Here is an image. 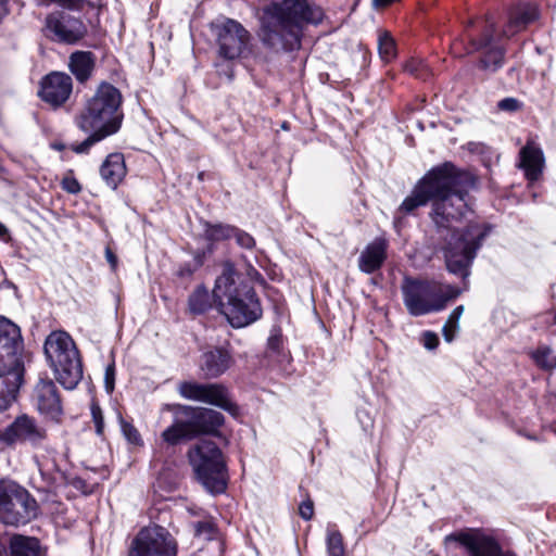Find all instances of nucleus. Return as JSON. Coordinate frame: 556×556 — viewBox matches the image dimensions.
<instances>
[{
	"instance_id": "obj_1",
	"label": "nucleus",
	"mask_w": 556,
	"mask_h": 556,
	"mask_svg": "<svg viewBox=\"0 0 556 556\" xmlns=\"http://www.w3.org/2000/svg\"><path fill=\"white\" fill-rule=\"evenodd\" d=\"M475 182L470 173L446 162L430 169L400 206V211L412 213L432 201L431 217L441 240L446 268L463 278L469 276L477 252L491 231L484 224H470L463 230L455 226L467 211L465 195Z\"/></svg>"
},
{
	"instance_id": "obj_2",
	"label": "nucleus",
	"mask_w": 556,
	"mask_h": 556,
	"mask_svg": "<svg viewBox=\"0 0 556 556\" xmlns=\"http://www.w3.org/2000/svg\"><path fill=\"white\" fill-rule=\"evenodd\" d=\"M323 17V9L308 0H273L263 9L261 41L274 52L299 50L305 25Z\"/></svg>"
},
{
	"instance_id": "obj_3",
	"label": "nucleus",
	"mask_w": 556,
	"mask_h": 556,
	"mask_svg": "<svg viewBox=\"0 0 556 556\" xmlns=\"http://www.w3.org/2000/svg\"><path fill=\"white\" fill-rule=\"evenodd\" d=\"M539 18V9L532 3H518L506 12V22L502 33L498 34L492 17L481 21L476 29L467 30L470 47L468 53L481 51L483 55L479 66L488 72H495L504 62V48L502 39H509L523 31L530 24Z\"/></svg>"
},
{
	"instance_id": "obj_4",
	"label": "nucleus",
	"mask_w": 556,
	"mask_h": 556,
	"mask_svg": "<svg viewBox=\"0 0 556 556\" xmlns=\"http://www.w3.org/2000/svg\"><path fill=\"white\" fill-rule=\"evenodd\" d=\"M238 274L230 261L223 264V271L216 278L213 298L219 312L235 328L249 326L260 319L263 309L253 288L238 283Z\"/></svg>"
},
{
	"instance_id": "obj_5",
	"label": "nucleus",
	"mask_w": 556,
	"mask_h": 556,
	"mask_svg": "<svg viewBox=\"0 0 556 556\" xmlns=\"http://www.w3.org/2000/svg\"><path fill=\"white\" fill-rule=\"evenodd\" d=\"M23 339L20 327L0 315V412L16 399L23 383Z\"/></svg>"
},
{
	"instance_id": "obj_6",
	"label": "nucleus",
	"mask_w": 556,
	"mask_h": 556,
	"mask_svg": "<svg viewBox=\"0 0 556 556\" xmlns=\"http://www.w3.org/2000/svg\"><path fill=\"white\" fill-rule=\"evenodd\" d=\"M122 94L111 84H101L85 108L75 117L80 130L98 129L109 136L116 134L123 122Z\"/></svg>"
},
{
	"instance_id": "obj_7",
	"label": "nucleus",
	"mask_w": 556,
	"mask_h": 556,
	"mask_svg": "<svg viewBox=\"0 0 556 556\" xmlns=\"http://www.w3.org/2000/svg\"><path fill=\"white\" fill-rule=\"evenodd\" d=\"M401 293L407 313L419 317L443 311L448 301L459 292L437 280L405 276L401 283Z\"/></svg>"
},
{
	"instance_id": "obj_8",
	"label": "nucleus",
	"mask_w": 556,
	"mask_h": 556,
	"mask_svg": "<svg viewBox=\"0 0 556 556\" xmlns=\"http://www.w3.org/2000/svg\"><path fill=\"white\" fill-rule=\"evenodd\" d=\"M164 409L174 413L173 424L162 433V439L170 445L191 440L202 433H215L224 424V416L211 408L166 404Z\"/></svg>"
},
{
	"instance_id": "obj_9",
	"label": "nucleus",
	"mask_w": 556,
	"mask_h": 556,
	"mask_svg": "<svg viewBox=\"0 0 556 556\" xmlns=\"http://www.w3.org/2000/svg\"><path fill=\"white\" fill-rule=\"evenodd\" d=\"M43 350L56 380L67 390L76 388L83 378V365L72 337L62 330L52 331Z\"/></svg>"
},
{
	"instance_id": "obj_10",
	"label": "nucleus",
	"mask_w": 556,
	"mask_h": 556,
	"mask_svg": "<svg viewBox=\"0 0 556 556\" xmlns=\"http://www.w3.org/2000/svg\"><path fill=\"white\" fill-rule=\"evenodd\" d=\"M189 459L198 480L211 494H222L227 489L228 470L224 455L216 443L201 441L189 451Z\"/></svg>"
},
{
	"instance_id": "obj_11",
	"label": "nucleus",
	"mask_w": 556,
	"mask_h": 556,
	"mask_svg": "<svg viewBox=\"0 0 556 556\" xmlns=\"http://www.w3.org/2000/svg\"><path fill=\"white\" fill-rule=\"evenodd\" d=\"M36 500L23 488L0 480V521L9 526L26 525L37 517Z\"/></svg>"
},
{
	"instance_id": "obj_12",
	"label": "nucleus",
	"mask_w": 556,
	"mask_h": 556,
	"mask_svg": "<svg viewBox=\"0 0 556 556\" xmlns=\"http://www.w3.org/2000/svg\"><path fill=\"white\" fill-rule=\"evenodd\" d=\"M445 541L459 543L467 556H517L503 546L498 532L491 529H466L447 535Z\"/></svg>"
},
{
	"instance_id": "obj_13",
	"label": "nucleus",
	"mask_w": 556,
	"mask_h": 556,
	"mask_svg": "<svg viewBox=\"0 0 556 556\" xmlns=\"http://www.w3.org/2000/svg\"><path fill=\"white\" fill-rule=\"evenodd\" d=\"M128 556H177V542L161 526L144 527L132 540Z\"/></svg>"
},
{
	"instance_id": "obj_14",
	"label": "nucleus",
	"mask_w": 556,
	"mask_h": 556,
	"mask_svg": "<svg viewBox=\"0 0 556 556\" xmlns=\"http://www.w3.org/2000/svg\"><path fill=\"white\" fill-rule=\"evenodd\" d=\"M43 31L54 42L75 45L86 37L88 30L80 18L64 11H53L46 16Z\"/></svg>"
},
{
	"instance_id": "obj_15",
	"label": "nucleus",
	"mask_w": 556,
	"mask_h": 556,
	"mask_svg": "<svg viewBox=\"0 0 556 556\" xmlns=\"http://www.w3.org/2000/svg\"><path fill=\"white\" fill-rule=\"evenodd\" d=\"M30 403L46 420L61 422L64 409L61 393L49 378H40L34 386Z\"/></svg>"
},
{
	"instance_id": "obj_16",
	"label": "nucleus",
	"mask_w": 556,
	"mask_h": 556,
	"mask_svg": "<svg viewBox=\"0 0 556 556\" xmlns=\"http://www.w3.org/2000/svg\"><path fill=\"white\" fill-rule=\"evenodd\" d=\"M182 397L215 405L232 415L238 413V406L231 401L228 390L218 383L182 382L179 386Z\"/></svg>"
},
{
	"instance_id": "obj_17",
	"label": "nucleus",
	"mask_w": 556,
	"mask_h": 556,
	"mask_svg": "<svg viewBox=\"0 0 556 556\" xmlns=\"http://www.w3.org/2000/svg\"><path fill=\"white\" fill-rule=\"evenodd\" d=\"M214 31L217 37L220 56L227 60L241 56L250 36L240 23L227 20L222 24L214 25Z\"/></svg>"
},
{
	"instance_id": "obj_18",
	"label": "nucleus",
	"mask_w": 556,
	"mask_h": 556,
	"mask_svg": "<svg viewBox=\"0 0 556 556\" xmlns=\"http://www.w3.org/2000/svg\"><path fill=\"white\" fill-rule=\"evenodd\" d=\"M45 438L46 430L38 425L35 418L25 414L16 417L5 429H0V442L7 445L16 442L39 444Z\"/></svg>"
},
{
	"instance_id": "obj_19",
	"label": "nucleus",
	"mask_w": 556,
	"mask_h": 556,
	"mask_svg": "<svg viewBox=\"0 0 556 556\" xmlns=\"http://www.w3.org/2000/svg\"><path fill=\"white\" fill-rule=\"evenodd\" d=\"M72 90L73 81L70 75L52 72L41 79L38 96L46 103L58 108L68 100Z\"/></svg>"
},
{
	"instance_id": "obj_20",
	"label": "nucleus",
	"mask_w": 556,
	"mask_h": 556,
	"mask_svg": "<svg viewBox=\"0 0 556 556\" xmlns=\"http://www.w3.org/2000/svg\"><path fill=\"white\" fill-rule=\"evenodd\" d=\"M388 242L383 238H376L359 255L358 267L365 274H372L380 269L387 258Z\"/></svg>"
},
{
	"instance_id": "obj_21",
	"label": "nucleus",
	"mask_w": 556,
	"mask_h": 556,
	"mask_svg": "<svg viewBox=\"0 0 556 556\" xmlns=\"http://www.w3.org/2000/svg\"><path fill=\"white\" fill-rule=\"evenodd\" d=\"M519 167L523 169L528 180L535 181L544 167V155L540 147L528 141L519 152Z\"/></svg>"
},
{
	"instance_id": "obj_22",
	"label": "nucleus",
	"mask_w": 556,
	"mask_h": 556,
	"mask_svg": "<svg viewBox=\"0 0 556 556\" xmlns=\"http://www.w3.org/2000/svg\"><path fill=\"white\" fill-rule=\"evenodd\" d=\"M231 356L224 349H214L202 355L201 370L207 378L222 376L231 365Z\"/></svg>"
},
{
	"instance_id": "obj_23",
	"label": "nucleus",
	"mask_w": 556,
	"mask_h": 556,
	"mask_svg": "<svg viewBox=\"0 0 556 556\" xmlns=\"http://www.w3.org/2000/svg\"><path fill=\"white\" fill-rule=\"evenodd\" d=\"M126 172L125 160L121 153L109 154L100 167L101 178L112 189H116L123 181Z\"/></svg>"
},
{
	"instance_id": "obj_24",
	"label": "nucleus",
	"mask_w": 556,
	"mask_h": 556,
	"mask_svg": "<svg viewBox=\"0 0 556 556\" xmlns=\"http://www.w3.org/2000/svg\"><path fill=\"white\" fill-rule=\"evenodd\" d=\"M11 556H46L38 539L13 534L9 541Z\"/></svg>"
},
{
	"instance_id": "obj_25",
	"label": "nucleus",
	"mask_w": 556,
	"mask_h": 556,
	"mask_svg": "<svg viewBox=\"0 0 556 556\" xmlns=\"http://www.w3.org/2000/svg\"><path fill=\"white\" fill-rule=\"evenodd\" d=\"M96 58L90 51H75L70 56V70L76 79L85 83L94 68Z\"/></svg>"
},
{
	"instance_id": "obj_26",
	"label": "nucleus",
	"mask_w": 556,
	"mask_h": 556,
	"mask_svg": "<svg viewBox=\"0 0 556 556\" xmlns=\"http://www.w3.org/2000/svg\"><path fill=\"white\" fill-rule=\"evenodd\" d=\"M235 227L227 224H211L204 225V238L208 242L206 252L213 253L216 242L225 241L232 238Z\"/></svg>"
},
{
	"instance_id": "obj_27",
	"label": "nucleus",
	"mask_w": 556,
	"mask_h": 556,
	"mask_svg": "<svg viewBox=\"0 0 556 556\" xmlns=\"http://www.w3.org/2000/svg\"><path fill=\"white\" fill-rule=\"evenodd\" d=\"M189 309L194 315L205 313L212 306L211 295L206 288L198 287L189 296Z\"/></svg>"
},
{
	"instance_id": "obj_28",
	"label": "nucleus",
	"mask_w": 556,
	"mask_h": 556,
	"mask_svg": "<svg viewBox=\"0 0 556 556\" xmlns=\"http://www.w3.org/2000/svg\"><path fill=\"white\" fill-rule=\"evenodd\" d=\"M326 545L328 556H345L343 538L337 529H327Z\"/></svg>"
},
{
	"instance_id": "obj_29",
	"label": "nucleus",
	"mask_w": 556,
	"mask_h": 556,
	"mask_svg": "<svg viewBox=\"0 0 556 556\" xmlns=\"http://www.w3.org/2000/svg\"><path fill=\"white\" fill-rule=\"evenodd\" d=\"M464 306H456L450 314L445 325L443 326L442 332L446 342H452L459 329L458 323L463 315Z\"/></svg>"
},
{
	"instance_id": "obj_30",
	"label": "nucleus",
	"mask_w": 556,
	"mask_h": 556,
	"mask_svg": "<svg viewBox=\"0 0 556 556\" xmlns=\"http://www.w3.org/2000/svg\"><path fill=\"white\" fill-rule=\"evenodd\" d=\"M379 55L384 62H390L396 55V48L393 38L388 33H380L378 37Z\"/></svg>"
},
{
	"instance_id": "obj_31",
	"label": "nucleus",
	"mask_w": 556,
	"mask_h": 556,
	"mask_svg": "<svg viewBox=\"0 0 556 556\" xmlns=\"http://www.w3.org/2000/svg\"><path fill=\"white\" fill-rule=\"evenodd\" d=\"M83 131L89 134V136L84 141L72 146V150L78 154L87 153L92 146L109 137V135L98 129Z\"/></svg>"
},
{
	"instance_id": "obj_32",
	"label": "nucleus",
	"mask_w": 556,
	"mask_h": 556,
	"mask_svg": "<svg viewBox=\"0 0 556 556\" xmlns=\"http://www.w3.org/2000/svg\"><path fill=\"white\" fill-rule=\"evenodd\" d=\"M534 362L544 369H552L556 366V357L547 346L539 348L532 353Z\"/></svg>"
},
{
	"instance_id": "obj_33",
	"label": "nucleus",
	"mask_w": 556,
	"mask_h": 556,
	"mask_svg": "<svg viewBox=\"0 0 556 556\" xmlns=\"http://www.w3.org/2000/svg\"><path fill=\"white\" fill-rule=\"evenodd\" d=\"M86 0H38V5L49 7L55 4L68 11H81Z\"/></svg>"
},
{
	"instance_id": "obj_34",
	"label": "nucleus",
	"mask_w": 556,
	"mask_h": 556,
	"mask_svg": "<svg viewBox=\"0 0 556 556\" xmlns=\"http://www.w3.org/2000/svg\"><path fill=\"white\" fill-rule=\"evenodd\" d=\"M405 71L421 79L428 76V66L422 60H410L406 63Z\"/></svg>"
},
{
	"instance_id": "obj_35",
	"label": "nucleus",
	"mask_w": 556,
	"mask_h": 556,
	"mask_svg": "<svg viewBox=\"0 0 556 556\" xmlns=\"http://www.w3.org/2000/svg\"><path fill=\"white\" fill-rule=\"evenodd\" d=\"M232 238H235L237 244L243 249L251 250L255 247L254 238L250 233H248L244 230H241L237 227H235Z\"/></svg>"
},
{
	"instance_id": "obj_36",
	"label": "nucleus",
	"mask_w": 556,
	"mask_h": 556,
	"mask_svg": "<svg viewBox=\"0 0 556 556\" xmlns=\"http://www.w3.org/2000/svg\"><path fill=\"white\" fill-rule=\"evenodd\" d=\"M282 345V336L280 329L274 328L267 340V350L269 353H279Z\"/></svg>"
},
{
	"instance_id": "obj_37",
	"label": "nucleus",
	"mask_w": 556,
	"mask_h": 556,
	"mask_svg": "<svg viewBox=\"0 0 556 556\" xmlns=\"http://www.w3.org/2000/svg\"><path fill=\"white\" fill-rule=\"evenodd\" d=\"M194 533L204 539H211L214 533V526L210 520H201L194 523Z\"/></svg>"
},
{
	"instance_id": "obj_38",
	"label": "nucleus",
	"mask_w": 556,
	"mask_h": 556,
	"mask_svg": "<svg viewBox=\"0 0 556 556\" xmlns=\"http://www.w3.org/2000/svg\"><path fill=\"white\" fill-rule=\"evenodd\" d=\"M121 428L125 435V438L134 444H139L141 442V437L138 432V430L130 424L122 420L121 421Z\"/></svg>"
},
{
	"instance_id": "obj_39",
	"label": "nucleus",
	"mask_w": 556,
	"mask_h": 556,
	"mask_svg": "<svg viewBox=\"0 0 556 556\" xmlns=\"http://www.w3.org/2000/svg\"><path fill=\"white\" fill-rule=\"evenodd\" d=\"M61 186H62L63 190H65L66 192L71 193V194H77L81 190L80 184L72 175H66L65 177H63V179L61 181Z\"/></svg>"
},
{
	"instance_id": "obj_40",
	"label": "nucleus",
	"mask_w": 556,
	"mask_h": 556,
	"mask_svg": "<svg viewBox=\"0 0 556 556\" xmlns=\"http://www.w3.org/2000/svg\"><path fill=\"white\" fill-rule=\"evenodd\" d=\"M91 415L96 426V431L98 434H101L103 432V414L99 405H91Z\"/></svg>"
},
{
	"instance_id": "obj_41",
	"label": "nucleus",
	"mask_w": 556,
	"mask_h": 556,
	"mask_svg": "<svg viewBox=\"0 0 556 556\" xmlns=\"http://www.w3.org/2000/svg\"><path fill=\"white\" fill-rule=\"evenodd\" d=\"M115 383L114 364L108 365L104 372V386L108 393L113 392Z\"/></svg>"
},
{
	"instance_id": "obj_42",
	"label": "nucleus",
	"mask_w": 556,
	"mask_h": 556,
	"mask_svg": "<svg viewBox=\"0 0 556 556\" xmlns=\"http://www.w3.org/2000/svg\"><path fill=\"white\" fill-rule=\"evenodd\" d=\"M497 108L506 112H515L519 110L520 102L515 98H505L497 103Z\"/></svg>"
},
{
	"instance_id": "obj_43",
	"label": "nucleus",
	"mask_w": 556,
	"mask_h": 556,
	"mask_svg": "<svg viewBox=\"0 0 556 556\" xmlns=\"http://www.w3.org/2000/svg\"><path fill=\"white\" fill-rule=\"evenodd\" d=\"M421 342L427 350H434L439 344V338L434 332L425 331L421 337Z\"/></svg>"
},
{
	"instance_id": "obj_44",
	"label": "nucleus",
	"mask_w": 556,
	"mask_h": 556,
	"mask_svg": "<svg viewBox=\"0 0 556 556\" xmlns=\"http://www.w3.org/2000/svg\"><path fill=\"white\" fill-rule=\"evenodd\" d=\"M299 514L304 520H311L314 515V504L311 500L303 501L299 507Z\"/></svg>"
},
{
	"instance_id": "obj_45",
	"label": "nucleus",
	"mask_w": 556,
	"mask_h": 556,
	"mask_svg": "<svg viewBox=\"0 0 556 556\" xmlns=\"http://www.w3.org/2000/svg\"><path fill=\"white\" fill-rule=\"evenodd\" d=\"M105 258L111 265L112 269H115L117 266V257L110 248L105 249Z\"/></svg>"
},
{
	"instance_id": "obj_46",
	"label": "nucleus",
	"mask_w": 556,
	"mask_h": 556,
	"mask_svg": "<svg viewBox=\"0 0 556 556\" xmlns=\"http://www.w3.org/2000/svg\"><path fill=\"white\" fill-rule=\"evenodd\" d=\"M248 276L253 280L262 279V275L252 266L248 269Z\"/></svg>"
},
{
	"instance_id": "obj_47",
	"label": "nucleus",
	"mask_w": 556,
	"mask_h": 556,
	"mask_svg": "<svg viewBox=\"0 0 556 556\" xmlns=\"http://www.w3.org/2000/svg\"><path fill=\"white\" fill-rule=\"evenodd\" d=\"M248 276L253 280L262 279V275L252 266L248 269Z\"/></svg>"
},
{
	"instance_id": "obj_48",
	"label": "nucleus",
	"mask_w": 556,
	"mask_h": 556,
	"mask_svg": "<svg viewBox=\"0 0 556 556\" xmlns=\"http://www.w3.org/2000/svg\"><path fill=\"white\" fill-rule=\"evenodd\" d=\"M188 511H189L191 515H193V516H199V517H201V516H203V515H204V510H203V509H201V508H199V507H197V506H194V505H192V506H188Z\"/></svg>"
},
{
	"instance_id": "obj_49",
	"label": "nucleus",
	"mask_w": 556,
	"mask_h": 556,
	"mask_svg": "<svg viewBox=\"0 0 556 556\" xmlns=\"http://www.w3.org/2000/svg\"><path fill=\"white\" fill-rule=\"evenodd\" d=\"M7 228L2 224H0V237H3L4 235H7Z\"/></svg>"
},
{
	"instance_id": "obj_50",
	"label": "nucleus",
	"mask_w": 556,
	"mask_h": 556,
	"mask_svg": "<svg viewBox=\"0 0 556 556\" xmlns=\"http://www.w3.org/2000/svg\"><path fill=\"white\" fill-rule=\"evenodd\" d=\"M0 556H7L5 546L0 548Z\"/></svg>"
},
{
	"instance_id": "obj_51",
	"label": "nucleus",
	"mask_w": 556,
	"mask_h": 556,
	"mask_svg": "<svg viewBox=\"0 0 556 556\" xmlns=\"http://www.w3.org/2000/svg\"><path fill=\"white\" fill-rule=\"evenodd\" d=\"M195 260H197V265L201 266L202 265V258L198 255Z\"/></svg>"
},
{
	"instance_id": "obj_52",
	"label": "nucleus",
	"mask_w": 556,
	"mask_h": 556,
	"mask_svg": "<svg viewBox=\"0 0 556 556\" xmlns=\"http://www.w3.org/2000/svg\"><path fill=\"white\" fill-rule=\"evenodd\" d=\"M53 148L56 150H62L63 146L62 144H53Z\"/></svg>"
},
{
	"instance_id": "obj_53",
	"label": "nucleus",
	"mask_w": 556,
	"mask_h": 556,
	"mask_svg": "<svg viewBox=\"0 0 556 556\" xmlns=\"http://www.w3.org/2000/svg\"><path fill=\"white\" fill-rule=\"evenodd\" d=\"M192 273H193V270H192V269H188V270H187V274H188V275H191Z\"/></svg>"
},
{
	"instance_id": "obj_54",
	"label": "nucleus",
	"mask_w": 556,
	"mask_h": 556,
	"mask_svg": "<svg viewBox=\"0 0 556 556\" xmlns=\"http://www.w3.org/2000/svg\"><path fill=\"white\" fill-rule=\"evenodd\" d=\"M554 324H556V312L554 313Z\"/></svg>"
},
{
	"instance_id": "obj_55",
	"label": "nucleus",
	"mask_w": 556,
	"mask_h": 556,
	"mask_svg": "<svg viewBox=\"0 0 556 556\" xmlns=\"http://www.w3.org/2000/svg\"><path fill=\"white\" fill-rule=\"evenodd\" d=\"M4 4V0H0V5L2 7Z\"/></svg>"
},
{
	"instance_id": "obj_56",
	"label": "nucleus",
	"mask_w": 556,
	"mask_h": 556,
	"mask_svg": "<svg viewBox=\"0 0 556 556\" xmlns=\"http://www.w3.org/2000/svg\"><path fill=\"white\" fill-rule=\"evenodd\" d=\"M456 46H457V43L455 42V43L453 45V50H454V51H455V49H456Z\"/></svg>"
},
{
	"instance_id": "obj_57",
	"label": "nucleus",
	"mask_w": 556,
	"mask_h": 556,
	"mask_svg": "<svg viewBox=\"0 0 556 556\" xmlns=\"http://www.w3.org/2000/svg\"><path fill=\"white\" fill-rule=\"evenodd\" d=\"M180 275H181V276H184V275H185V270H184V269H181V270H180Z\"/></svg>"
}]
</instances>
